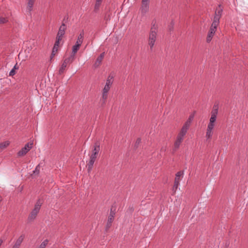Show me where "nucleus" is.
I'll use <instances>...</instances> for the list:
<instances>
[{
	"mask_svg": "<svg viewBox=\"0 0 248 248\" xmlns=\"http://www.w3.org/2000/svg\"><path fill=\"white\" fill-rule=\"evenodd\" d=\"M100 144L96 142L93 147V149L90 155V159L88 163V170L90 171L93 165V164L97 158L100 151Z\"/></svg>",
	"mask_w": 248,
	"mask_h": 248,
	"instance_id": "1",
	"label": "nucleus"
},
{
	"mask_svg": "<svg viewBox=\"0 0 248 248\" xmlns=\"http://www.w3.org/2000/svg\"><path fill=\"white\" fill-rule=\"evenodd\" d=\"M188 130V129L182 126V128L181 129L180 131H179V132L178 133V134L177 136L176 140L174 144V150H176L179 148V147L181 143L183 141V140L184 139V137L186 136Z\"/></svg>",
	"mask_w": 248,
	"mask_h": 248,
	"instance_id": "2",
	"label": "nucleus"
},
{
	"mask_svg": "<svg viewBox=\"0 0 248 248\" xmlns=\"http://www.w3.org/2000/svg\"><path fill=\"white\" fill-rule=\"evenodd\" d=\"M156 30V26L155 25V24H154L151 28V31L149 38V45L151 49H152L153 47L155 41L156 36V32L155 31Z\"/></svg>",
	"mask_w": 248,
	"mask_h": 248,
	"instance_id": "3",
	"label": "nucleus"
},
{
	"mask_svg": "<svg viewBox=\"0 0 248 248\" xmlns=\"http://www.w3.org/2000/svg\"><path fill=\"white\" fill-rule=\"evenodd\" d=\"M42 204V202L41 200H38L36 202L34 208L33 210L31 211V214L29 216L28 219L30 220H31L34 219L36 217V215L38 213L41 205Z\"/></svg>",
	"mask_w": 248,
	"mask_h": 248,
	"instance_id": "4",
	"label": "nucleus"
},
{
	"mask_svg": "<svg viewBox=\"0 0 248 248\" xmlns=\"http://www.w3.org/2000/svg\"><path fill=\"white\" fill-rule=\"evenodd\" d=\"M74 59L73 57L71 58V57H69L63 61L62 65L61 66L59 70V74L61 75L63 74L65 71V69L68 64L72 63L74 61Z\"/></svg>",
	"mask_w": 248,
	"mask_h": 248,
	"instance_id": "5",
	"label": "nucleus"
},
{
	"mask_svg": "<svg viewBox=\"0 0 248 248\" xmlns=\"http://www.w3.org/2000/svg\"><path fill=\"white\" fill-rule=\"evenodd\" d=\"M32 147V143H28L26 144L25 146L20 150L18 153L17 155L19 156H22L25 155L31 148Z\"/></svg>",
	"mask_w": 248,
	"mask_h": 248,
	"instance_id": "6",
	"label": "nucleus"
},
{
	"mask_svg": "<svg viewBox=\"0 0 248 248\" xmlns=\"http://www.w3.org/2000/svg\"><path fill=\"white\" fill-rule=\"evenodd\" d=\"M36 0H27V5L25 8V12L26 14L31 15V12L33 10L34 4Z\"/></svg>",
	"mask_w": 248,
	"mask_h": 248,
	"instance_id": "7",
	"label": "nucleus"
},
{
	"mask_svg": "<svg viewBox=\"0 0 248 248\" xmlns=\"http://www.w3.org/2000/svg\"><path fill=\"white\" fill-rule=\"evenodd\" d=\"M222 11L223 10L221 8L220 5H218V7L216 9L213 21L219 23V20L221 16Z\"/></svg>",
	"mask_w": 248,
	"mask_h": 248,
	"instance_id": "8",
	"label": "nucleus"
},
{
	"mask_svg": "<svg viewBox=\"0 0 248 248\" xmlns=\"http://www.w3.org/2000/svg\"><path fill=\"white\" fill-rule=\"evenodd\" d=\"M115 215V212L113 211V208H111L110 210V213L108 216L107 223L106 225V230H108L111 226V223L113 220L114 217Z\"/></svg>",
	"mask_w": 248,
	"mask_h": 248,
	"instance_id": "9",
	"label": "nucleus"
},
{
	"mask_svg": "<svg viewBox=\"0 0 248 248\" xmlns=\"http://www.w3.org/2000/svg\"><path fill=\"white\" fill-rule=\"evenodd\" d=\"M149 0H142L140 10L143 14H146L149 10Z\"/></svg>",
	"mask_w": 248,
	"mask_h": 248,
	"instance_id": "10",
	"label": "nucleus"
},
{
	"mask_svg": "<svg viewBox=\"0 0 248 248\" xmlns=\"http://www.w3.org/2000/svg\"><path fill=\"white\" fill-rule=\"evenodd\" d=\"M66 29V25L64 23H62L59 28L57 36L59 37V38L61 37L62 38L63 35L65 34Z\"/></svg>",
	"mask_w": 248,
	"mask_h": 248,
	"instance_id": "11",
	"label": "nucleus"
},
{
	"mask_svg": "<svg viewBox=\"0 0 248 248\" xmlns=\"http://www.w3.org/2000/svg\"><path fill=\"white\" fill-rule=\"evenodd\" d=\"M214 131L206 129V133H205V139H206V141L207 142H209L211 141V139L214 135Z\"/></svg>",
	"mask_w": 248,
	"mask_h": 248,
	"instance_id": "12",
	"label": "nucleus"
},
{
	"mask_svg": "<svg viewBox=\"0 0 248 248\" xmlns=\"http://www.w3.org/2000/svg\"><path fill=\"white\" fill-rule=\"evenodd\" d=\"M110 87L108 86V85H105L104 88L103 90V93H102V99L104 101V103L105 102L108 97V93L109 91Z\"/></svg>",
	"mask_w": 248,
	"mask_h": 248,
	"instance_id": "13",
	"label": "nucleus"
},
{
	"mask_svg": "<svg viewBox=\"0 0 248 248\" xmlns=\"http://www.w3.org/2000/svg\"><path fill=\"white\" fill-rule=\"evenodd\" d=\"M105 53H102L100 56L97 58L94 64V67L95 68L98 67L100 64L101 63V62L102 61V60L104 57Z\"/></svg>",
	"mask_w": 248,
	"mask_h": 248,
	"instance_id": "14",
	"label": "nucleus"
},
{
	"mask_svg": "<svg viewBox=\"0 0 248 248\" xmlns=\"http://www.w3.org/2000/svg\"><path fill=\"white\" fill-rule=\"evenodd\" d=\"M193 118H194V114H191L189 116L188 119L186 120V121L184 124L183 126L185 127L186 128L188 129L190 126L191 123L193 119Z\"/></svg>",
	"mask_w": 248,
	"mask_h": 248,
	"instance_id": "15",
	"label": "nucleus"
},
{
	"mask_svg": "<svg viewBox=\"0 0 248 248\" xmlns=\"http://www.w3.org/2000/svg\"><path fill=\"white\" fill-rule=\"evenodd\" d=\"M80 46L77 45L76 44L75 45H74L72 47V52L70 57H71V58L73 57V59L75 60V55L77 53L78 50L79 49Z\"/></svg>",
	"mask_w": 248,
	"mask_h": 248,
	"instance_id": "16",
	"label": "nucleus"
},
{
	"mask_svg": "<svg viewBox=\"0 0 248 248\" xmlns=\"http://www.w3.org/2000/svg\"><path fill=\"white\" fill-rule=\"evenodd\" d=\"M219 23L217 22V21H213L210 28L209 32H212L213 34H215L217 28L219 25Z\"/></svg>",
	"mask_w": 248,
	"mask_h": 248,
	"instance_id": "17",
	"label": "nucleus"
},
{
	"mask_svg": "<svg viewBox=\"0 0 248 248\" xmlns=\"http://www.w3.org/2000/svg\"><path fill=\"white\" fill-rule=\"evenodd\" d=\"M83 37H84V32L82 31L78 35L76 44H77V45H78L79 46H81L82 43V42H83Z\"/></svg>",
	"mask_w": 248,
	"mask_h": 248,
	"instance_id": "18",
	"label": "nucleus"
},
{
	"mask_svg": "<svg viewBox=\"0 0 248 248\" xmlns=\"http://www.w3.org/2000/svg\"><path fill=\"white\" fill-rule=\"evenodd\" d=\"M10 144V141L8 140L4 141L0 143V150H3L7 147Z\"/></svg>",
	"mask_w": 248,
	"mask_h": 248,
	"instance_id": "19",
	"label": "nucleus"
},
{
	"mask_svg": "<svg viewBox=\"0 0 248 248\" xmlns=\"http://www.w3.org/2000/svg\"><path fill=\"white\" fill-rule=\"evenodd\" d=\"M217 113H218V106L217 105H215L214 106L213 110L211 112V116L217 117Z\"/></svg>",
	"mask_w": 248,
	"mask_h": 248,
	"instance_id": "20",
	"label": "nucleus"
},
{
	"mask_svg": "<svg viewBox=\"0 0 248 248\" xmlns=\"http://www.w3.org/2000/svg\"><path fill=\"white\" fill-rule=\"evenodd\" d=\"M113 77L112 76L109 75L106 80L105 85H108L110 87L113 83Z\"/></svg>",
	"mask_w": 248,
	"mask_h": 248,
	"instance_id": "21",
	"label": "nucleus"
},
{
	"mask_svg": "<svg viewBox=\"0 0 248 248\" xmlns=\"http://www.w3.org/2000/svg\"><path fill=\"white\" fill-rule=\"evenodd\" d=\"M24 238H25V235L24 234L21 235L18 237V238L17 239V240L16 241V242L15 244H16L17 246H18L20 247V246L21 244L22 243V242H23Z\"/></svg>",
	"mask_w": 248,
	"mask_h": 248,
	"instance_id": "22",
	"label": "nucleus"
},
{
	"mask_svg": "<svg viewBox=\"0 0 248 248\" xmlns=\"http://www.w3.org/2000/svg\"><path fill=\"white\" fill-rule=\"evenodd\" d=\"M18 68L19 66L17 65V64L16 63L13 68L9 72V76H14L16 74V70L18 69Z\"/></svg>",
	"mask_w": 248,
	"mask_h": 248,
	"instance_id": "23",
	"label": "nucleus"
},
{
	"mask_svg": "<svg viewBox=\"0 0 248 248\" xmlns=\"http://www.w3.org/2000/svg\"><path fill=\"white\" fill-rule=\"evenodd\" d=\"M48 243V241L47 239L43 241L40 245L37 247L36 248H46V246L47 245Z\"/></svg>",
	"mask_w": 248,
	"mask_h": 248,
	"instance_id": "24",
	"label": "nucleus"
},
{
	"mask_svg": "<svg viewBox=\"0 0 248 248\" xmlns=\"http://www.w3.org/2000/svg\"><path fill=\"white\" fill-rule=\"evenodd\" d=\"M102 0H96V2L94 5V11H97L98 10L100 6L102 3Z\"/></svg>",
	"mask_w": 248,
	"mask_h": 248,
	"instance_id": "25",
	"label": "nucleus"
},
{
	"mask_svg": "<svg viewBox=\"0 0 248 248\" xmlns=\"http://www.w3.org/2000/svg\"><path fill=\"white\" fill-rule=\"evenodd\" d=\"M183 171H180L176 174L175 180H178L180 181V178L183 175Z\"/></svg>",
	"mask_w": 248,
	"mask_h": 248,
	"instance_id": "26",
	"label": "nucleus"
},
{
	"mask_svg": "<svg viewBox=\"0 0 248 248\" xmlns=\"http://www.w3.org/2000/svg\"><path fill=\"white\" fill-rule=\"evenodd\" d=\"M214 34H213V33H212V32H209H209L208 33V35H207V38H206V41L208 43L210 42L211 41V40H212L213 36L214 35Z\"/></svg>",
	"mask_w": 248,
	"mask_h": 248,
	"instance_id": "27",
	"label": "nucleus"
},
{
	"mask_svg": "<svg viewBox=\"0 0 248 248\" xmlns=\"http://www.w3.org/2000/svg\"><path fill=\"white\" fill-rule=\"evenodd\" d=\"M216 120H217V117H213V116H211V117L209 120V122L208 124H215Z\"/></svg>",
	"mask_w": 248,
	"mask_h": 248,
	"instance_id": "28",
	"label": "nucleus"
},
{
	"mask_svg": "<svg viewBox=\"0 0 248 248\" xmlns=\"http://www.w3.org/2000/svg\"><path fill=\"white\" fill-rule=\"evenodd\" d=\"M62 38H61V37L59 38V37L57 36L56 40L54 45L59 47L60 41L62 40Z\"/></svg>",
	"mask_w": 248,
	"mask_h": 248,
	"instance_id": "29",
	"label": "nucleus"
},
{
	"mask_svg": "<svg viewBox=\"0 0 248 248\" xmlns=\"http://www.w3.org/2000/svg\"><path fill=\"white\" fill-rule=\"evenodd\" d=\"M215 126V124H208L207 125V129H208L209 130H213L214 131Z\"/></svg>",
	"mask_w": 248,
	"mask_h": 248,
	"instance_id": "30",
	"label": "nucleus"
},
{
	"mask_svg": "<svg viewBox=\"0 0 248 248\" xmlns=\"http://www.w3.org/2000/svg\"><path fill=\"white\" fill-rule=\"evenodd\" d=\"M179 185V181L178 180H175L173 187V189L174 190H176V189L177 188Z\"/></svg>",
	"mask_w": 248,
	"mask_h": 248,
	"instance_id": "31",
	"label": "nucleus"
},
{
	"mask_svg": "<svg viewBox=\"0 0 248 248\" xmlns=\"http://www.w3.org/2000/svg\"><path fill=\"white\" fill-rule=\"evenodd\" d=\"M40 169V165H37L36 167L35 170L33 171V174H38L39 172Z\"/></svg>",
	"mask_w": 248,
	"mask_h": 248,
	"instance_id": "32",
	"label": "nucleus"
},
{
	"mask_svg": "<svg viewBox=\"0 0 248 248\" xmlns=\"http://www.w3.org/2000/svg\"><path fill=\"white\" fill-rule=\"evenodd\" d=\"M7 21V20L6 18L3 17H0V24L6 23Z\"/></svg>",
	"mask_w": 248,
	"mask_h": 248,
	"instance_id": "33",
	"label": "nucleus"
},
{
	"mask_svg": "<svg viewBox=\"0 0 248 248\" xmlns=\"http://www.w3.org/2000/svg\"><path fill=\"white\" fill-rule=\"evenodd\" d=\"M58 47L56 46H53V50H52V54L53 55L55 54V53L58 50Z\"/></svg>",
	"mask_w": 248,
	"mask_h": 248,
	"instance_id": "34",
	"label": "nucleus"
},
{
	"mask_svg": "<svg viewBox=\"0 0 248 248\" xmlns=\"http://www.w3.org/2000/svg\"><path fill=\"white\" fill-rule=\"evenodd\" d=\"M140 142H141V140H140V139H137V141H136V144L138 145V144H139Z\"/></svg>",
	"mask_w": 248,
	"mask_h": 248,
	"instance_id": "35",
	"label": "nucleus"
},
{
	"mask_svg": "<svg viewBox=\"0 0 248 248\" xmlns=\"http://www.w3.org/2000/svg\"><path fill=\"white\" fill-rule=\"evenodd\" d=\"M19 246H17L15 244L12 248H19Z\"/></svg>",
	"mask_w": 248,
	"mask_h": 248,
	"instance_id": "36",
	"label": "nucleus"
}]
</instances>
